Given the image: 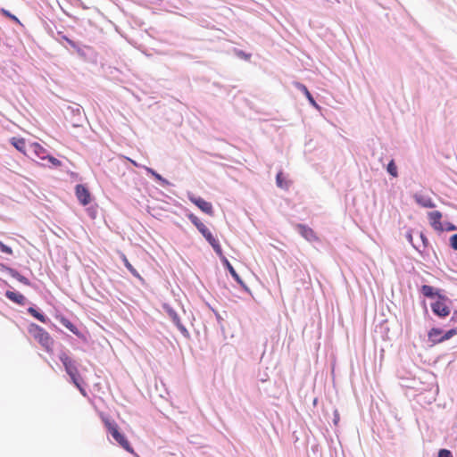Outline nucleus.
<instances>
[{
  "label": "nucleus",
  "instance_id": "16",
  "mask_svg": "<svg viewBox=\"0 0 457 457\" xmlns=\"http://www.w3.org/2000/svg\"><path fill=\"white\" fill-rule=\"evenodd\" d=\"M31 148L37 157L42 160L46 159V150L40 144L33 143Z\"/></svg>",
  "mask_w": 457,
  "mask_h": 457
},
{
  "label": "nucleus",
  "instance_id": "28",
  "mask_svg": "<svg viewBox=\"0 0 457 457\" xmlns=\"http://www.w3.org/2000/svg\"><path fill=\"white\" fill-rule=\"evenodd\" d=\"M1 12L7 18L16 21V22H19V20L16 16L12 15L10 12H8L7 10L5 9H2L1 10Z\"/></svg>",
  "mask_w": 457,
  "mask_h": 457
},
{
  "label": "nucleus",
  "instance_id": "26",
  "mask_svg": "<svg viewBox=\"0 0 457 457\" xmlns=\"http://www.w3.org/2000/svg\"><path fill=\"white\" fill-rule=\"evenodd\" d=\"M46 159L55 167H60L62 166V162L58 159H56L55 157L54 156H51V155H47L46 156Z\"/></svg>",
  "mask_w": 457,
  "mask_h": 457
},
{
  "label": "nucleus",
  "instance_id": "31",
  "mask_svg": "<svg viewBox=\"0 0 457 457\" xmlns=\"http://www.w3.org/2000/svg\"><path fill=\"white\" fill-rule=\"evenodd\" d=\"M438 457H453V455L449 450L441 449L438 453Z\"/></svg>",
  "mask_w": 457,
  "mask_h": 457
},
{
  "label": "nucleus",
  "instance_id": "32",
  "mask_svg": "<svg viewBox=\"0 0 457 457\" xmlns=\"http://www.w3.org/2000/svg\"><path fill=\"white\" fill-rule=\"evenodd\" d=\"M204 237H207L209 234H211V231L208 229V228H204L203 231L200 232Z\"/></svg>",
  "mask_w": 457,
  "mask_h": 457
},
{
  "label": "nucleus",
  "instance_id": "20",
  "mask_svg": "<svg viewBox=\"0 0 457 457\" xmlns=\"http://www.w3.org/2000/svg\"><path fill=\"white\" fill-rule=\"evenodd\" d=\"M61 323L66 328H68L70 331H71L73 334L79 336V329L77 328V327L71 321L69 320L68 319L66 318H62L60 320Z\"/></svg>",
  "mask_w": 457,
  "mask_h": 457
},
{
  "label": "nucleus",
  "instance_id": "10",
  "mask_svg": "<svg viewBox=\"0 0 457 457\" xmlns=\"http://www.w3.org/2000/svg\"><path fill=\"white\" fill-rule=\"evenodd\" d=\"M428 340L434 345L443 342V330L437 328H431L428 333Z\"/></svg>",
  "mask_w": 457,
  "mask_h": 457
},
{
  "label": "nucleus",
  "instance_id": "4",
  "mask_svg": "<svg viewBox=\"0 0 457 457\" xmlns=\"http://www.w3.org/2000/svg\"><path fill=\"white\" fill-rule=\"evenodd\" d=\"M431 309L438 317L445 318L451 312L449 300L445 296L438 295V299L435 303H431Z\"/></svg>",
  "mask_w": 457,
  "mask_h": 457
},
{
  "label": "nucleus",
  "instance_id": "13",
  "mask_svg": "<svg viewBox=\"0 0 457 457\" xmlns=\"http://www.w3.org/2000/svg\"><path fill=\"white\" fill-rule=\"evenodd\" d=\"M11 144L21 153L26 154V142L22 137H12Z\"/></svg>",
  "mask_w": 457,
  "mask_h": 457
},
{
  "label": "nucleus",
  "instance_id": "14",
  "mask_svg": "<svg viewBox=\"0 0 457 457\" xmlns=\"http://www.w3.org/2000/svg\"><path fill=\"white\" fill-rule=\"evenodd\" d=\"M209 244L212 246L213 250L219 256H222V249L220 245L219 244L218 240L213 237V235L211 233L207 237H204Z\"/></svg>",
  "mask_w": 457,
  "mask_h": 457
},
{
  "label": "nucleus",
  "instance_id": "21",
  "mask_svg": "<svg viewBox=\"0 0 457 457\" xmlns=\"http://www.w3.org/2000/svg\"><path fill=\"white\" fill-rule=\"evenodd\" d=\"M189 220L197 228L199 232L203 231L206 226L199 220L197 216L193 213L187 215Z\"/></svg>",
  "mask_w": 457,
  "mask_h": 457
},
{
  "label": "nucleus",
  "instance_id": "12",
  "mask_svg": "<svg viewBox=\"0 0 457 457\" xmlns=\"http://www.w3.org/2000/svg\"><path fill=\"white\" fill-rule=\"evenodd\" d=\"M5 296L11 300L12 302L17 303V304H20V305H24L25 304V301H26V298L23 295L18 293V292H13V291H6L5 293Z\"/></svg>",
  "mask_w": 457,
  "mask_h": 457
},
{
  "label": "nucleus",
  "instance_id": "27",
  "mask_svg": "<svg viewBox=\"0 0 457 457\" xmlns=\"http://www.w3.org/2000/svg\"><path fill=\"white\" fill-rule=\"evenodd\" d=\"M0 250L4 253L12 254V248L4 245L2 241H0Z\"/></svg>",
  "mask_w": 457,
  "mask_h": 457
},
{
  "label": "nucleus",
  "instance_id": "22",
  "mask_svg": "<svg viewBox=\"0 0 457 457\" xmlns=\"http://www.w3.org/2000/svg\"><path fill=\"white\" fill-rule=\"evenodd\" d=\"M28 312L29 313H30L34 318H36L37 320H38L39 321L43 322V323H46V318L45 315H43L42 313L38 312L36 309H34L33 307H29L28 309Z\"/></svg>",
  "mask_w": 457,
  "mask_h": 457
},
{
  "label": "nucleus",
  "instance_id": "18",
  "mask_svg": "<svg viewBox=\"0 0 457 457\" xmlns=\"http://www.w3.org/2000/svg\"><path fill=\"white\" fill-rule=\"evenodd\" d=\"M223 262H224L225 266L227 267V269L228 270L231 276L235 278V280L241 286L245 287V284H244L243 280L241 279V278L239 277V275L237 273V271L235 270L233 266L229 263V262L224 257H223Z\"/></svg>",
  "mask_w": 457,
  "mask_h": 457
},
{
  "label": "nucleus",
  "instance_id": "8",
  "mask_svg": "<svg viewBox=\"0 0 457 457\" xmlns=\"http://www.w3.org/2000/svg\"><path fill=\"white\" fill-rule=\"evenodd\" d=\"M297 228L299 233L303 237H304L309 242H318L320 241L319 237L314 232V230L303 224H298Z\"/></svg>",
  "mask_w": 457,
  "mask_h": 457
},
{
  "label": "nucleus",
  "instance_id": "6",
  "mask_svg": "<svg viewBox=\"0 0 457 457\" xmlns=\"http://www.w3.org/2000/svg\"><path fill=\"white\" fill-rule=\"evenodd\" d=\"M190 201L195 204L203 212L212 216L214 212L212 204L201 197L190 196Z\"/></svg>",
  "mask_w": 457,
  "mask_h": 457
},
{
  "label": "nucleus",
  "instance_id": "30",
  "mask_svg": "<svg viewBox=\"0 0 457 457\" xmlns=\"http://www.w3.org/2000/svg\"><path fill=\"white\" fill-rule=\"evenodd\" d=\"M450 245L453 249L457 251V234H454L450 237Z\"/></svg>",
  "mask_w": 457,
  "mask_h": 457
},
{
  "label": "nucleus",
  "instance_id": "35",
  "mask_svg": "<svg viewBox=\"0 0 457 457\" xmlns=\"http://www.w3.org/2000/svg\"><path fill=\"white\" fill-rule=\"evenodd\" d=\"M128 160H129V162H130L134 166H136V167H137V166H138V164H137L135 161H133V160H131V159H129V158H128Z\"/></svg>",
  "mask_w": 457,
  "mask_h": 457
},
{
  "label": "nucleus",
  "instance_id": "19",
  "mask_svg": "<svg viewBox=\"0 0 457 457\" xmlns=\"http://www.w3.org/2000/svg\"><path fill=\"white\" fill-rule=\"evenodd\" d=\"M421 293L428 298H433L435 296L438 297V291H436L433 287L428 285H423L420 288Z\"/></svg>",
  "mask_w": 457,
  "mask_h": 457
},
{
  "label": "nucleus",
  "instance_id": "23",
  "mask_svg": "<svg viewBox=\"0 0 457 457\" xmlns=\"http://www.w3.org/2000/svg\"><path fill=\"white\" fill-rule=\"evenodd\" d=\"M387 172L392 175L394 178L398 176L397 167L394 162V160L390 161L386 167Z\"/></svg>",
  "mask_w": 457,
  "mask_h": 457
},
{
  "label": "nucleus",
  "instance_id": "11",
  "mask_svg": "<svg viewBox=\"0 0 457 457\" xmlns=\"http://www.w3.org/2000/svg\"><path fill=\"white\" fill-rule=\"evenodd\" d=\"M294 85L296 88H298L304 94V96H306V98L312 106H314L315 108H319V105L317 104L316 101L314 100V98L312 97V94L310 93L305 85L300 82H294Z\"/></svg>",
  "mask_w": 457,
  "mask_h": 457
},
{
  "label": "nucleus",
  "instance_id": "5",
  "mask_svg": "<svg viewBox=\"0 0 457 457\" xmlns=\"http://www.w3.org/2000/svg\"><path fill=\"white\" fill-rule=\"evenodd\" d=\"M428 217L429 220L430 226L437 231H444V230H454L456 229V227L453 224H447V226H444L441 222L442 220V213L439 211H434L428 213Z\"/></svg>",
  "mask_w": 457,
  "mask_h": 457
},
{
  "label": "nucleus",
  "instance_id": "9",
  "mask_svg": "<svg viewBox=\"0 0 457 457\" xmlns=\"http://www.w3.org/2000/svg\"><path fill=\"white\" fill-rule=\"evenodd\" d=\"M413 198H414L415 202L421 207H424V208H434L435 207V204H434L432 198L428 195L416 193V194H414Z\"/></svg>",
  "mask_w": 457,
  "mask_h": 457
},
{
  "label": "nucleus",
  "instance_id": "29",
  "mask_svg": "<svg viewBox=\"0 0 457 457\" xmlns=\"http://www.w3.org/2000/svg\"><path fill=\"white\" fill-rule=\"evenodd\" d=\"M129 271L130 273L136 277V278H141L140 275L138 274V272L137 271V270L131 265V263H128L127 266H125Z\"/></svg>",
  "mask_w": 457,
  "mask_h": 457
},
{
  "label": "nucleus",
  "instance_id": "7",
  "mask_svg": "<svg viewBox=\"0 0 457 457\" xmlns=\"http://www.w3.org/2000/svg\"><path fill=\"white\" fill-rule=\"evenodd\" d=\"M76 195L82 205H87L91 202V195L88 189L83 185L76 186Z\"/></svg>",
  "mask_w": 457,
  "mask_h": 457
},
{
  "label": "nucleus",
  "instance_id": "15",
  "mask_svg": "<svg viewBox=\"0 0 457 457\" xmlns=\"http://www.w3.org/2000/svg\"><path fill=\"white\" fill-rule=\"evenodd\" d=\"M5 270L13 278L17 279L21 283H22V284H24L26 286H29L30 285L29 280L27 278H25L24 276L21 275L14 269L6 267Z\"/></svg>",
  "mask_w": 457,
  "mask_h": 457
},
{
  "label": "nucleus",
  "instance_id": "2",
  "mask_svg": "<svg viewBox=\"0 0 457 457\" xmlns=\"http://www.w3.org/2000/svg\"><path fill=\"white\" fill-rule=\"evenodd\" d=\"M104 427L108 432L112 436L114 440L127 452L135 453L134 449L131 447L129 440L124 434L120 433L117 423L110 419L104 417L102 419Z\"/></svg>",
  "mask_w": 457,
  "mask_h": 457
},
{
  "label": "nucleus",
  "instance_id": "24",
  "mask_svg": "<svg viewBox=\"0 0 457 457\" xmlns=\"http://www.w3.org/2000/svg\"><path fill=\"white\" fill-rule=\"evenodd\" d=\"M145 170L150 173L153 177H154L155 179L162 181L164 184H167V180L163 179L160 174H158L156 171H154L153 169L146 167Z\"/></svg>",
  "mask_w": 457,
  "mask_h": 457
},
{
  "label": "nucleus",
  "instance_id": "33",
  "mask_svg": "<svg viewBox=\"0 0 457 457\" xmlns=\"http://www.w3.org/2000/svg\"><path fill=\"white\" fill-rule=\"evenodd\" d=\"M120 257L125 266H127L128 263H130L125 254L121 253Z\"/></svg>",
  "mask_w": 457,
  "mask_h": 457
},
{
  "label": "nucleus",
  "instance_id": "34",
  "mask_svg": "<svg viewBox=\"0 0 457 457\" xmlns=\"http://www.w3.org/2000/svg\"><path fill=\"white\" fill-rule=\"evenodd\" d=\"M338 420H339V414H338V412L336 411H335L334 423L337 425V422H338Z\"/></svg>",
  "mask_w": 457,
  "mask_h": 457
},
{
  "label": "nucleus",
  "instance_id": "3",
  "mask_svg": "<svg viewBox=\"0 0 457 457\" xmlns=\"http://www.w3.org/2000/svg\"><path fill=\"white\" fill-rule=\"evenodd\" d=\"M59 358L74 385L79 389V391L83 395H85V390L79 382V373L74 361L71 357H69L65 353H62Z\"/></svg>",
  "mask_w": 457,
  "mask_h": 457
},
{
  "label": "nucleus",
  "instance_id": "1",
  "mask_svg": "<svg viewBox=\"0 0 457 457\" xmlns=\"http://www.w3.org/2000/svg\"><path fill=\"white\" fill-rule=\"evenodd\" d=\"M28 330L30 336L37 341L47 353L53 352L54 339L46 330L35 323L30 324Z\"/></svg>",
  "mask_w": 457,
  "mask_h": 457
},
{
  "label": "nucleus",
  "instance_id": "17",
  "mask_svg": "<svg viewBox=\"0 0 457 457\" xmlns=\"http://www.w3.org/2000/svg\"><path fill=\"white\" fill-rule=\"evenodd\" d=\"M276 183L277 186L283 189H287L289 187L290 182L286 179L283 172L280 170L278 172L276 176Z\"/></svg>",
  "mask_w": 457,
  "mask_h": 457
},
{
  "label": "nucleus",
  "instance_id": "25",
  "mask_svg": "<svg viewBox=\"0 0 457 457\" xmlns=\"http://www.w3.org/2000/svg\"><path fill=\"white\" fill-rule=\"evenodd\" d=\"M455 335H457V328H452V329L448 330L447 332H445V334L443 333V342L450 339L451 337H453Z\"/></svg>",
  "mask_w": 457,
  "mask_h": 457
}]
</instances>
